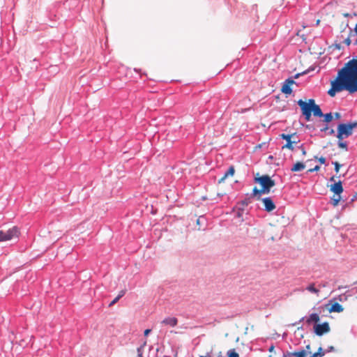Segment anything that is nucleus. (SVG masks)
<instances>
[{
    "label": "nucleus",
    "instance_id": "obj_14",
    "mask_svg": "<svg viewBox=\"0 0 357 357\" xmlns=\"http://www.w3.org/2000/svg\"><path fill=\"white\" fill-rule=\"evenodd\" d=\"M312 113H313V115L317 117H322L323 112L319 107V105H317L315 103V101L314 100V105H312Z\"/></svg>",
    "mask_w": 357,
    "mask_h": 357
},
{
    "label": "nucleus",
    "instance_id": "obj_20",
    "mask_svg": "<svg viewBox=\"0 0 357 357\" xmlns=\"http://www.w3.org/2000/svg\"><path fill=\"white\" fill-rule=\"evenodd\" d=\"M206 221V219L204 215H201L197 218V225L199 226V229H203V230L205 229V228L202 227V226L204 225Z\"/></svg>",
    "mask_w": 357,
    "mask_h": 357
},
{
    "label": "nucleus",
    "instance_id": "obj_3",
    "mask_svg": "<svg viewBox=\"0 0 357 357\" xmlns=\"http://www.w3.org/2000/svg\"><path fill=\"white\" fill-rule=\"evenodd\" d=\"M297 104L301 107L302 114L304 116L307 121H310L312 116V107L314 105V99H309L308 102H305L302 99L297 101Z\"/></svg>",
    "mask_w": 357,
    "mask_h": 357
},
{
    "label": "nucleus",
    "instance_id": "obj_6",
    "mask_svg": "<svg viewBox=\"0 0 357 357\" xmlns=\"http://www.w3.org/2000/svg\"><path fill=\"white\" fill-rule=\"evenodd\" d=\"M19 234V229L17 227L3 231L0 230V242L10 241L14 237H17Z\"/></svg>",
    "mask_w": 357,
    "mask_h": 357
},
{
    "label": "nucleus",
    "instance_id": "obj_24",
    "mask_svg": "<svg viewBox=\"0 0 357 357\" xmlns=\"http://www.w3.org/2000/svg\"><path fill=\"white\" fill-rule=\"evenodd\" d=\"M306 289L312 293L317 294L319 290L314 287V284H311L307 287Z\"/></svg>",
    "mask_w": 357,
    "mask_h": 357
},
{
    "label": "nucleus",
    "instance_id": "obj_30",
    "mask_svg": "<svg viewBox=\"0 0 357 357\" xmlns=\"http://www.w3.org/2000/svg\"><path fill=\"white\" fill-rule=\"evenodd\" d=\"M333 165L335 167V171L336 173L339 172L340 168L341 167V165H340L337 162H333Z\"/></svg>",
    "mask_w": 357,
    "mask_h": 357
},
{
    "label": "nucleus",
    "instance_id": "obj_11",
    "mask_svg": "<svg viewBox=\"0 0 357 357\" xmlns=\"http://www.w3.org/2000/svg\"><path fill=\"white\" fill-rule=\"evenodd\" d=\"M330 190L335 195H340L344 190L342 182L339 181L338 182H335L333 184L331 185Z\"/></svg>",
    "mask_w": 357,
    "mask_h": 357
},
{
    "label": "nucleus",
    "instance_id": "obj_28",
    "mask_svg": "<svg viewBox=\"0 0 357 357\" xmlns=\"http://www.w3.org/2000/svg\"><path fill=\"white\" fill-rule=\"evenodd\" d=\"M336 137L338 139V142H342L344 138H347L338 130H337Z\"/></svg>",
    "mask_w": 357,
    "mask_h": 357
},
{
    "label": "nucleus",
    "instance_id": "obj_42",
    "mask_svg": "<svg viewBox=\"0 0 357 357\" xmlns=\"http://www.w3.org/2000/svg\"><path fill=\"white\" fill-rule=\"evenodd\" d=\"M151 332V329H146L144 331V336H148L150 333Z\"/></svg>",
    "mask_w": 357,
    "mask_h": 357
},
{
    "label": "nucleus",
    "instance_id": "obj_55",
    "mask_svg": "<svg viewBox=\"0 0 357 357\" xmlns=\"http://www.w3.org/2000/svg\"><path fill=\"white\" fill-rule=\"evenodd\" d=\"M259 148H261V144H259Z\"/></svg>",
    "mask_w": 357,
    "mask_h": 357
},
{
    "label": "nucleus",
    "instance_id": "obj_38",
    "mask_svg": "<svg viewBox=\"0 0 357 357\" xmlns=\"http://www.w3.org/2000/svg\"><path fill=\"white\" fill-rule=\"evenodd\" d=\"M328 124H326L322 128H321L320 131L321 132H327V131L328 130Z\"/></svg>",
    "mask_w": 357,
    "mask_h": 357
},
{
    "label": "nucleus",
    "instance_id": "obj_25",
    "mask_svg": "<svg viewBox=\"0 0 357 357\" xmlns=\"http://www.w3.org/2000/svg\"><path fill=\"white\" fill-rule=\"evenodd\" d=\"M146 342H144L142 345H141L140 347H139L137 349L138 357H143V349H144V346L146 345Z\"/></svg>",
    "mask_w": 357,
    "mask_h": 357
},
{
    "label": "nucleus",
    "instance_id": "obj_32",
    "mask_svg": "<svg viewBox=\"0 0 357 357\" xmlns=\"http://www.w3.org/2000/svg\"><path fill=\"white\" fill-rule=\"evenodd\" d=\"M347 125L351 126V130L353 131L354 128L357 127V121L347 123Z\"/></svg>",
    "mask_w": 357,
    "mask_h": 357
},
{
    "label": "nucleus",
    "instance_id": "obj_7",
    "mask_svg": "<svg viewBox=\"0 0 357 357\" xmlns=\"http://www.w3.org/2000/svg\"><path fill=\"white\" fill-rule=\"evenodd\" d=\"M330 331V326L328 322L325 321L322 324H317L314 326V332L318 336H321L324 333Z\"/></svg>",
    "mask_w": 357,
    "mask_h": 357
},
{
    "label": "nucleus",
    "instance_id": "obj_41",
    "mask_svg": "<svg viewBox=\"0 0 357 357\" xmlns=\"http://www.w3.org/2000/svg\"><path fill=\"white\" fill-rule=\"evenodd\" d=\"M326 134L328 135H333L335 134V130L333 129L328 128V130L327 131Z\"/></svg>",
    "mask_w": 357,
    "mask_h": 357
},
{
    "label": "nucleus",
    "instance_id": "obj_5",
    "mask_svg": "<svg viewBox=\"0 0 357 357\" xmlns=\"http://www.w3.org/2000/svg\"><path fill=\"white\" fill-rule=\"evenodd\" d=\"M251 203L250 197H247L240 202L233 208V211L236 212L235 217L239 218L241 222H243V214L245 207Z\"/></svg>",
    "mask_w": 357,
    "mask_h": 357
},
{
    "label": "nucleus",
    "instance_id": "obj_39",
    "mask_svg": "<svg viewBox=\"0 0 357 357\" xmlns=\"http://www.w3.org/2000/svg\"><path fill=\"white\" fill-rule=\"evenodd\" d=\"M126 291V290H121V291H120L117 296L119 298H122L125 295Z\"/></svg>",
    "mask_w": 357,
    "mask_h": 357
},
{
    "label": "nucleus",
    "instance_id": "obj_8",
    "mask_svg": "<svg viewBox=\"0 0 357 357\" xmlns=\"http://www.w3.org/2000/svg\"><path fill=\"white\" fill-rule=\"evenodd\" d=\"M296 83L292 77L287 78L283 83L281 91L284 94L290 95L293 91L291 86Z\"/></svg>",
    "mask_w": 357,
    "mask_h": 357
},
{
    "label": "nucleus",
    "instance_id": "obj_2",
    "mask_svg": "<svg viewBox=\"0 0 357 357\" xmlns=\"http://www.w3.org/2000/svg\"><path fill=\"white\" fill-rule=\"evenodd\" d=\"M254 182L261 185V192L268 194L273 187L275 185V182L268 174L259 176V173H257L254 177Z\"/></svg>",
    "mask_w": 357,
    "mask_h": 357
},
{
    "label": "nucleus",
    "instance_id": "obj_49",
    "mask_svg": "<svg viewBox=\"0 0 357 357\" xmlns=\"http://www.w3.org/2000/svg\"><path fill=\"white\" fill-rule=\"evenodd\" d=\"M199 357H211V356L209 353H206L205 356H200Z\"/></svg>",
    "mask_w": 357,
    "mask_h": 357
},
{
    "label": "nucleus",
    "instance_id": "obj_9",
    "mask_svg": "<svg viewBox=\"0 0 357 357\" xmlns=\"http://www.w3.org/2000/svg\"><path fill=\"white\" fill-rule=\"evenodd\" d=\"M264 204V210L268 213L272 212L276 206L271 197H267L261 199Z\"/></svg>",
    "mask_w": 357,
    "mask_h": 357
},
{
    "label": "nucleus",
    "instance_id": "obj_47",
    "mask_svg": "<svg viewBox=\"0 0 357 357\" xmlns=\"http://www.w3.org/2000/svg\"><path fill=\"white\" fill-rule=\"evenodd\" d=\"M309 355L310 356V357H317V356H319V355H318V354L317 352L313 354H309Z\"/></svg>",
    "mask_w": 357,
    "mask_h": 357
},
{
    "label": "nucleus",
    "instance_id": "obj_21",
    "mask_svg": "<svg viewBox=\"0 0 357 357\" xmlns=\"http://www.w3.org/2000/svg\"><path fill=\"white\" fill-rule=\"evenodd\" d=\"M322 117H324V121L326 123H328L332 121L333 115L331 112H328L326 114H323Z\"/></svg>",
    "mask_w": 357,
    "mask_h": 357
},
{
    "label": "nucleus",
    "instance_id": "obj_50",
    "mask_svg": "<svg viewBox=\"0 0 357 357\" xmlns=\"http://www.w3.org/2000/svg\"><path fill=\"white\" fill-rule=\"evenodd\" d=\"M305 350H307V351H310V344H307L306 347H305Z\"/></svg>",
    "mask_w": 357,
    "mask_h": 357
},
{
    "label": "nucleus",
    "instance_id": "obj_36",
    "mask_svg": "<svg viewBox=\"0 0 357 357\" xmlns=\"http://www.w3.org/2000/svg\"><path fill=\"white\" fill-rule=\"evenodd\" d=\"M119 299L120 298L118 296H116L113 301H111L109 306L111 307V306L114 305L115 303H116L119 301Z\"/></svg>",
    "mask_w": 357,
    "mask_h": 357
},
{
    "label": "nucleus",
    "instance_id": "obj_40",
    "mask_svg": "<svg viewBox=\"0 0 357 357\" xmlns=\"http://www.w3.org/2000/svg\"><path fill=\"white\" fill-rule=\"evenodd\" d=\"M335 351V347L333 346H330L326 350V353L332 352V351Z\"/></svg>",
    "mask_w": 357,
    "mask_h": 357
},
{
    "label": "nucleus",
    "instance_id": "obj_13",
    "mask_svg": "<svg viewBox=\"0 0 357 357\" xmlns=\"http://www.w3.org/2000/svg\"><path fill=\"white\" fill-rule=\"evenodd\" d=\"M308 354H311V351L304 349H300L294 352H291V357H307Z\"/></svg>",
    "mask_w": 357,
    "mask_h": 357
},
{
    "label": "nucleus",
    "instance_id": "obj_18",
    "mask_svg": "<svg viewBox=\"0 0 357 357\" xmlns=\"http://www.w3.org/2000/svg\"><path fill=\"white\" fill-rule=\"evenodd\" d=\"M305 165L302 162H297L291 168V171L293 172H300L305 169Z\"/></svg>",
    "mask_w": 357,
    "mask_h": 357
},
{
    "label": "nucleus",
    "instance_id": "obj_45",
    "mask_svg": "<svg viewBox=\"0 0 357 357\" xmlns=\"http://www.w3.org/2000/svg\"><path fill=\"white\" fill-rule=\"evenodd\" d=\"M282 357H291V352L287 351V353H284Z\"/></svg>",
    "mask_w": 357,
    "mask_h": 357
},
{
    "label": "nucleus",
    "instance_id": "obj_43",
    "mask_svg": "<svg viewBox=\"0 0 357 357\" xmlns=\"http://www.w3.org/2000/svg\"><path fill=\"white\" fill-rule=\"evenodd\" d=\"M354 32H355V34L357 36V24H356V26L354 27ZM354 44L357 45V39L354 41Z\"/></svg>",
    "mask_w": 357,
    "mask_h": 357
},
{
    "label": "nucleus",
    "instance_id": "obj_37",
    "mask_svg": "<svg viewBox=\"0 0 357 357\" xmlns=\"http://www.w3.org/2000/svg\"><path fill=\"white\" fill-rule=\"evenodd\" d=\"M354 36H356L354 32V29H351V28H349V32L348 36H349V38L351 39V37Z\"/></svg>",
    "mask_w": 357,
    "mask_h": 357
},
{
    "label": "nucleus",
    "instance_id": "obj_54",
    "mask_svg": "<svg viewBox=\"0 0 357 357\" xmlns=\"http://www.w3.org/2000/svg\"><path fill=\"white\" fill-rule=\"evenodd\" d=\"M269 158H270V159H272V158H273V156H272V155H270V156H269Z\"/></svg>",
    "mask_w": 357,
    "mask_h": 357
},
{
    "label": "nucleus",
    "instance_id": "obj_16",
    "mask_svg": "<svg viewBox=\"0 0 357 357\" xmlns=\"http://www.w3.org/2000/svg\"><path fill=\"white\" fill-rule=\"evenodd\" d=\"M344 310L343 307L342 305H340L339 303H334L331 305V307L329 308V312H341Z\"/></svg>",
    "mask_w": 357,
    "mask_h": 357
},
{
    "label": "nucleus",
    "instance_id": "obj_26",
    "mask_svg": "<svg viewBox=\"0 0 357 357\" xmlns=\"http://www.w3.org/2000/svg\"><path fill=\"white\" fill-rule=\"evenodd\" d=\"M337 146L339 148H341V149H345L346 151H348V146H347V142H344V141L337 142Z\"/></svg>",
    "mask_w": 357,
    "mask_h": 357
},
{
    "label": "nucleus",
    "instance_id": "obj_46",
    "mask_svg": "<svg viewBox=\"0 0 357 357\" xmlns=\"http://www.w3.org/2000/svg\"><path fill=\"white\" fill-rule=\"evenodd\" d=\"M335 48L337 49V50H341V48H342V46H341V45L340 43H336L335 45Z\"/></svg>",
    "mask_w": 357,
    "mask_h": 357
},
{
    "label": "nucleus",
    "instance_id": "obj_22",
    "mask_svg": "<svg viewBox=\"0 0 357 357\" xmlns=\"http://www.w3.org/2000/svg\"><path fill=\"white\" fill-rule=\"evenodd\" d=\"M340 199H341V196L340 195H334L333 196V197H331V204L334 206H336L338 205Z\"/></svg>",
    "mask_w": 357,
    "mask_h": 357
},
{
    "label": "nucleus",
    "instance_id": "obj_4",
    "mask_svg": "<svg viewBox=\"0 0 357 357\" xmlns=\"http://www.w3.org/2000/svg\"><path fill=\"white\" fill-rule=\"evenodd\" d=\"M280 137L282 139L286 140V144L282 146V149H287L291 151L294 150V144H296L300 142V139H298V137L296 136V133L294 132L293 134H284L282 133L280 135Z\"/></svg>",
    "mask_w": 357,
    "mask_h": 357
},
{
    "label": "nucleus",
    "instance_id": "obj_1",
    "mask_svg": "<svg viewBox=\"0 0 357 357\" xmlns=\"http://www.w3.org/2000/svg\"><path fill=\"white\" fill-rule=\"evenodd\" d=\"M328 94L335 97L337 93L347 91L350 94L357 92V56L338 70L337 77L331 82Z\"/></svg>",
    "mask_w": 357,
    "mask_h": 357
},
{
    "label": "nucleus",
    "instance_id": "obj_48",
    "mask_svg": "<svg viewBox=\"0 0 357 357\" xmlns=\"http://www.w3.org/2000/svg\"><path fill=\"white\" fill-rule=\"evenodd\" d=\"M274 348H275V347H274V346H273V345H271V346L269 347L268 351H269L270 352H272V351L274 350Z\"/></svg>",
    "mask_w": 357,
    "mask_h": 357
},
{
    "label": "nucleus",
    "instance_id": "obj_35",
    "mask_svg": "<svg viewBox=\"0 0 357 357\" xmlns=\"http://www.w3.org/2000/svg\"><path fill=\"white\" fill-rule=\"evenodd\" d=\"M314 158L315 159H318L319 162L321 164H324L326 162V158L323 156L320 157L319 158H318L317 156H315Z\"/></svg>",
    "mask_w": 357,
    "mask_h": 357
},
{
    "label": "nucleus",
    "instance_id": "obj_29",
    "mask_svg": "<svg viewBox=\"0 0 357 357\" xmlns=\"http://www.w3.org/2000/svg\"><path fill=\"white\" fill-rule=\"evenodd\" d=\"M298 149L301 150V152L302 153L303 155H306V151H305V149L304 147V144H303L298 146Z\"/></svg>",
    "mask_w": 357,
    "mask_h": 357
},
{
    "label": "nucleus",
    "instance_id": "obj_33",
    "mask_svg": "<svg viewBox=\"0 0 357 357\" xmlns=\"http://www.w3.org/2000/svg\"><path fill=\"white\" fill-rule=\"evenodd\" d=\"M343 43L349 46L351 43V40L349 38V36H347L343 41Z\"/></svg>",
    "mask_w": 357,
    "mask_h": 357
},
{
    "label": "nucleus",
    "instance_id": "obj_15",
    "mask_svg": "<svg viewBox=\"0 0 357 357\" xmlns=\"http://www.w3.org/2000/svg\"><path fill=\"white\" fill-rule=\"evenodd\" d=\"M162 324L169 325L170 326H175L178 323V319L176 317H167L164 319L162 322Z\"/></svg>",
    "mask_w": 357,
    "mask_h": 357
},
{
    "label": "nucleus",
    "instance_id": "obj_23",
    "mask_svg": "<svg viewBox=\"0 0 357 357\" xmlns=\"http://www.w3.org/2000/svg\"><path fill=\"white\" fill-rule=\"evenodd\" d=\"M227 357H239V354L234 349H229L227 353Z\"/></svg>",
    "mask_w": 357,
    "mask_h": 357
},
{
    "label": "nucleus",
    "instance_id": "obj_19",
    "mask_svg": "<svg viewBox=\"0 0 357 357\" xmlns=\"http://www.w3.org/2000/svg\"><path fill=\"white\" fill-rule=\"evenodd\" d=\"M262 194H265V192H261V189H258L257 187H255L253 188V190H252V194L250 195V196L249 197H250V199L252 197H257V199L258 200H259V199H261L260 198V196Z\"/></svg>",
    "mask_w": 357,
    "mask_h": 357
},
{
    "label": "nucleus",
    "instance_id": "obj_34",
    "mask_svg": "<svg viewBox=\"0 0 357 357\" xmlns=\"http://www.w3.org/2000/svg\"><path fill=\"white\" fill-rule=\"evenodd\" d=\"M319 169H320V167L319 165H316L314 168L310 169L307 172L312 173V172H314L319 171Z\"/></svg>",
    "mask_w": 357,
    "mask_h": 357
},
{
    "label": "nucleus",
    "instance_id": "obj_17",
    "mask_svg": "<svg viewBox=\"0 0 357 357\" xmlns=\"http://www.w3.org/2000/svg\"><path fill=\"white\" fill-rule=\"evenodd\" d=\"M319 320H320V318H319V314L317 313H312L307 319L306 322L307 324H311L312 322H314V323H315V324H317V323L318 321H319Z\"/></svg>",
    "mask_w": 357,
    "mask_h": 357
},
{
    "label": "nucleus",
    "instance_id": "obj_10",
    "mask_svg": "<svg viewBox=\"0 0 357 357\" xmlns=\"http://www.w3.org/2000/svg\"><path fill=\"white\" fill-rule=\"evenodd\" d=\"M337 130H338L340 133L346 137H349L353 133V131L351 130V126L347 125V123H339L337 125Z\"/></svg>",
    "mask_w": 357,
    "mask_h": 357
},
{
    "label": "nucleus",
    "instance_id": "obj_31",
    "mask_svg": "<svg viewBox=\"0 0 357 357\" xmlns=\"http://www.w3.org/2000/svg\"><path fill=\"white\" fill-rule=\"evenodd\" d=\"M317 353L318 354L319 356H324L326 354V351H324L323 348L321 347H320L319 349H318V351H317Z\"/></svg>",
    "mask_w": 357,
    "mask_h": 357
},
{
    "label": "nucleus",
    "instance_id": "obj_53",
    "mask_svg": "<svg viewBox=\"0 0 357 357\" xmlns=\"http://www.w3.org/2000/svg\"><path fill=\"white\" fill-rule=\"evenodd\" d=\"M303 329V326L298 327V330Z\"/></svg>",
    "mask_w": 357,
    "mask_h": 357
},
{
    "label": "nucleus",
    "instance_id": "obj_51",
    "mask_svg": "<svg viewBox=\"0 0 357 357\" xmlns=\"http://www.w3.org/2000/svg\"><path fill=\"white\" fill-rule=\"evenodd\" d=\"M330 181H334V182H335V177H334V176H333L330 178Z\"/></svg>",
    "mask_w": 357,
    "mask_h": 357
},
{
    "label": "nucleus",
    "instance_id": "obj_27",
    "mask_svg": "<svg viewBox=\"0 0 357 357\" xmlns=\"http://www.w3.org/2000/svg\"><path fill=\"white\" fill-rule=\"evenodd\" d=\"M313 70V68H308L307 70H304L303 71L302 73H296L294 76V79H298L300 76L301 75H306L307 73H308L310 70Z\"/></svg>",
    "mask_w": 357,
    "mask_h": 357
},
{
    "label": "nucleus",
    "instance_id": "obj_52",
    "mask_svg": "<svg viewBox=\"0 0 357 357\" xmlns=\"http://www.w3.org/2000/svg\"><path fill=\"white\" fill-rule=\"evenodd\" d=\"M305 317H302L300 320H299V322H301L304 320Z\"/></svg>",
    "mask_w": 357,
    "mask_h": 357
},
{
    "label": "nucleus",
    "instance_id": "obj_12",
    "mask_svg": "<svg viewBox=\"0 0 357 357\" xmlns=\"http://www.w3.org/2000/svg\"><path fill=\"white\" fill-rule=\"evenodd\" d=\"M234 173H235L234 167L233 165H231L229 167L228 170L225 173L224 176L218 180V183L220 184V183H224L228 176H234Z\"/></svg>",
    "mask_w": 357,
    "mask_h": 357
},
{
    "label": "nucleus",
    "instance_id": "obj_44",
    "mask_svg": "<svg viewBox=\"0 0 357 357\" xmlns=\"http://www.w3.org/2000/svg\"><path fill=\"white\" fill-rule=\"evenodd\" d=\"M334 117H335L336 119H340V118L341 117V114H340V113H339V112H335V113L334 114Z\"/></svg>",
    "mask_w": 357,
    "mask_h": 357
}]
</instances>
